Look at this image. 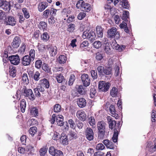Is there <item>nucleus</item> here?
I'll return each instance as SVG.
<instances>
[{"label": "nucleus", "mask_w": 156, "mask_h": 156, "mask_svg": "<svg viewBox=\"0 0 156 156\" xmlns=\"http://www.w3.org/2000/svg\"><path fill=\"white\" fill-rule=\"evenodd\" d=\"M93 46L94 48L98 49L100 48L102 46L101 42L99 41H95L93 44Z\"/></svg>", "instance_id": "58836bf2"}, {"label": "nucleus", "mask_w": 156, "mask_h": 156, "mask_svg": "<svg viewBox=\"0 0 156 156\" xmlns=\"http://www.w3.org/2000/svg\"><path fill=\"white\" fill-rule=\"evenodd\" d=\"M57 61L60 64H63L66 63V57L63 55H61L57 58Z\"/></svg>", "instance_id": "cd10ccee"}, {"label": "nucleus", "mask_w": 156, "mask_h": 156, "mask_svg": "<svg viewBox=\"0 0 156 156\" xmlns=\"http://www.w3.org/2000/svg\"><path fill=\"white\" fill-rule=\"evenodd\" d=\"M61 106L59 104L55 105L54 107L53 110L55 112H58L61 111Z\"/></svg>", "instance_id": "79ce46f5"}, {"label": "nucleus", "mask_w": 156, "mask_h": 156, "mask_svg": "<svg viewBox=\"0 0 156 156\" xmlns=\"http://www.w3.org/2000/svg\"><path fill=\"white\" fill-rule=\"evenodd\" d=\"M105 148L104 146L102 143H99L97 144L96 149L98 150H102Z\"/></svg>", "instance_id": "680f3d73"}, {"label": "nucleus", "mask_w": 156, "mask_h": 156, "mask_svg": "<svg viewBox=\"0 0 156 156\" xmlns=\"http://www.w3.org/2000/svg\"><path fill=\"white\" fill-rule=\"evenodd\" d=\"M26 102L25 100L22 99L20 103V108L21 111L22 112H24L26 107Z\"/></svg>", "instance_id": "2f4dec72"}, {"label": "nucleus", "mask_w": 156, "mask_h": 156, "mask_svg": "<svg viewBox=\"0 0 156 156\" xmlns=\"http://www.w3.org/2000/svg\"><path fill=\"white\" fill-rule=\"evenodd\" d=\"M47 149L45 147H43L40 149L39 151L41 156H44L47 151Z\"/></svg>", "instance_id": "3c124183"}, {"label": "nucleus", "mask_w": 156, "mask_h": 156, "mask_svg": "<svg viewBox=\"0 0 156 156\" xmlns=\"http://www.w3.org/2000/svg\"><path fill=\"white\" fill-rule=\"evenodd\" d=\"M85 135L88 140L91 141L94 139V133L93 129L87 127L86 129Z\"/></svg>", "instance_id": "6e6552de"}, {"label": "nucleus", "mask_w": 156, "mask_h": 156, "mask_svg": "<svg viewBox=\"0 0 156 156\" xmlns=\"http://www.w3.org/2000/svg\"><path fill=\"white\" fill-rule=\"evenodd\" d=\"M10 75L13 77H14L16 75V70L14 67L10 69L9 71Z\"/></svg>", "instance_id": "13d9d810"}, {"label": "nucleus", "mask_w": 156, "mask_h": 156, "mask_svg": "<svg viewBox=\"0 0 156 156\" xmlns=\"http://www.w3.org/2000/svg\"><path fill=\"white\" fill-rule=\"evenodd\" d=\"M118 93V89L115 87H113L111 90L110 94L113 97H116Z\"/></svg>", "instance_id": "f704fd0d"}, {"label": "nucleus", "mask_w": 156, "mask_h": 156, "mask_svg": "<svg viewBox=\"0 0 156 156\" xmlns=\"http://www.w3.org/2000/svg\"><path fill=\"white\" fill-rule=\"evenodd\" d=\"M83 86V85H80L77 89V91L81 94H83L85 93V90Z\"/></svg>", "instance_id": "a19ab883"}, {"label": "nucleus", "mask_w": 156, "mask_h": 156, "mask_svg": "<svg viewBox=\"0 0 156 156\" xmlns=\"http://www.w3.org/2000/svg\"><path fill=\"white\" fill-rule=\"evenodd\" d=\"M38 27L41 30H42L43 31H46L47 29V23L41 21L38 25Z\"/></svg>", "instance_id": "c756f323"}, {"label": "nucleus", "mask_w": 156, "mask_h": 156, "mask_svg": "<svg viewBox=\"0 0 156 156\" xmlns=\"http://www.w3.org/2000/svg\"><path fill=\"white\" fill-rule=\"evenodd\" d=\"M76 6L77 9L81 10H91L93 9L92 6L90 4L85 3L83 0H80L76 4Z\"/></svg>", "instance_id": "7ed1b4c3"}, {"label": "nucleus", "mask_w": 156, "mask_h": 156, "mask_svg": "<svg viewBox=\"0 0 156 156\" xmlns=\"http://www.w3.org/2000/svg\"><path fill=\"white\" fill-rule=\"evenodd\" d=\"M77 117L81 121H84L86 119V115L83 111H78L76 114Z\"/></svg>", "instance_id": "2eb2a0df"}, {"label": "nucleus", "mask_w": 156, "mask_h": 156, "mask_svg": "<svg viewBox=\"0 0 156 156\" xmlns=\"http://www.w3.org/2000/svg\"><path fill=\"white\" fill-rule=\"evenodd\" d=\"M22 63L24 66H27L30 65L31 61L33 60L31 59L28 55L23 56L21 59Z\"/></svg>", "instance_id": "f8f14e48"}, {"label": "nucleus", "mask_w": 156, "mask_h": 156, "mask_svg": "<svg viewBox=\"0 0 156 156\" xmlns=\"http://www.w3.org/2000/svg\"><path fill=\"white\" fill-rule=\"evenodd\" d=\"M117 31V29L115 27L109 29L108 31V37L109 38L112 39L115 36V34Z\"/></svg>", "instance_id": "f3484780"}, {"label": "nucleus", "mask_w": 156, "mask_h": 156, "mask_svg": "<svg viewBox=\"0 0 156 156\" xmlns=\"http://www.w3.org/2000/svg\"><path fill=\"white\" fill-rule=\"evenodd\" d=\"M77 104L80 107L83 108L86 105V101L84 98H80L78 99V100L77 101Z\"/></svg>", "instance_id": "4be33fe9"}, {"label": "nucleus", "mask_w": 156, "mask_h": 156, "mask_svg": "<svg viewBox=\"0 0 156 156\" xmlns=\"http://www.w3.org/2000/svg\"><path fill=\"white\" fill-rule=\"evenodd\" d=\"M75 77L74 75H72L70 76L68 81V84L69 85H71L73 84L75 80Z\"/></svg>", "instance_id": "864d4df0"}, {"label": "nucleus", "mask_w": 156, "mask_h": 156, "mask_svg": "<svg viewBox=\"0 0 156 156\" xmlns=\"http://www.w3.org/2000/svg\"><path fill=\"white\" fill-rule=\"evenodd\" d=\"M111 84L108 82L105 81H100L99 82L98 88L101 91L105 92L108 90Z\"/></svg>", "instance_id": "20e7f679"}, {"label": "nucleus", "mask_w": 156, "mask_h": 156, "mask_svg": "<svg viewBox=\"0 0 156 156\" xmlns=\"http://www.w3.org/2000/svg\"><path fill=\"white\" fill-rule=\"evenodd\" d=\"M88 120L89 123L91 126H93L95 124V120L94 117L91 116L89 118Z\"/></svg>", "instance_id": "de8ad7c7"}, {"label": "nucleus", "mask_w": 156, "mask_h": 156, "mask_svg": "<svg viewBox=\"0 0 156 156\" xmlns=\"http://www.w3.org/2000/svg\"><path fill=\"white\" fill-rule=\"evenodd\" d=\"M120 5L122 7H123L125 9H129V5L128 4V2L127 0H122L121 1Z\"/></svg>", "instance_id": "c85d7f7f"}, {"label": "nucleus", "mask_w": 156, "mask_h": 156, "mask_svg": "<svg viewBox=\"0 0 156 156\" xmlns=\"http://www.w3.org/2000/svg\"><path fill=\"white\" fill-rule=\"evenodd\" d=\"M89 44V43L87 41H83L80 45V48H83L85 47H87Z\"/></svg>", "instance_id": "4d7b16f0"}, {"label": "nucleus", "mask_w": 156, "mask_h": 156, "mask_svg": "<svg viewBox=\"0 0 156 156\" xmlns=\"http://www.w3.org/2000/svg\"><path fill=\"white\" fill-rule=\"evenodd\" d=\"M102 143L108 148L112 149L114 148L113 143L108 140H105L103 141Z\"/></svg>", "instance_id": "6ab92c4d"}, {"label": "nucleus", "mask_w": 156, "mask_h": 156, "mask_svg": "<svg viewBox=\"0 0 156 156\" xmlns=\"http://www.w3.org/2000/svg\"><path fill=\"white\" fill-rule=\"evenodd\" d=\"M69 123V124L70 127L72 129H74L75 127V124L74 122L72 119H69L68 120Z\"/></svg>", "instance_id": "e2e57ef3"}, {"label": "nucleus", "mask_w": 156, "mask_h": 156, "mask_svg": "<svg viewBox=\"0 0 156 156\" xmlns=\"http://www.w3.org/2000/svg\"><path fill=\"white\" fill-rule=\"evenodd\" d=\"M9 58L11 64L15 65H18L20 62V59L18 55H11Z\"/></svg>", "instance_id": "9d476101"}, {"label": "nucleus", "mask_w": 156, "mask_h": 156, "mask_svg": "<svg viewBox=\"0 0 156 156\" xmlns=\"http://www.w3.org/2000/svg\"><path fill=\"white\" fill-rule=\"evenodd\" d=\"M11 6V5L10 4V2L6 1H5L2 6V8L4 10H10Z\"/></svg>", "instance_id": "72a5a7b5"}, {"label": "nucleus", "mask_w": 156, "mask_h": 156, "mask_svg": "<svg viewBox=\"0 0 156 156\" xmlns=\"http://www.w3.org/2000/svg\"><path fill=\"white\" fill-rule=\"evenodd\" d=\"M42 68L43 70L45 72L49 73V74L52 73L50 68H49L48 65L46 64H44L42 66Z\"/></svg>", "instance_id": "e433bc0d"}, {"label": "nucleus", "mask_w": 156, "mask_h": 156, "mask_svg": "<svg viewBox=\"0 0 156 156\" xmlns=\"http://www.w3.org/2000/svg\"><path fill=\"white\" fill-rule=\"evenodd\" d=\"M96 30L98 36L99 37H102L103 34V29L100 26H98L96 28Z\"/></svg>", "instance_id": "b1692460"}, {"label": "nucleus", "mask_w": 156, "mask_h": 156, "mask_svg": "<svg viewBox=\"0 0 156 156\" xmlns=\"http://www.w3.org/2000/svg\"><path fill=\"white\" fill-rule=\"evenodd\" d=\"M42 64V62L41 60L40 59L37 60L35 62V67L37 69H39L41 68Z\"/></svg>", "instance_id": "a18cd8bd"}, {"label": "nucleus", "mask_w": 156, "mask_h": 156, "mask_svg": "<svg viewBox=\"0 0 156 156\" xmlns=\"http://www.w3.org/2000/svg\"><path fill=\"white\" fill-rule=\"evenodd\" d=\"M103 58L102 55L99 53L98 52L96 54V58L97 60L98 61L101 60Z\"/></svg>", "instance_id": "0e129e2a"}, {"label": "nucleus", "mask_w": 156, "mask_h": 156, "mask_svg": "<svg viewBox=\"0 0 156 156\" xmlns=\"http://www.w3.org/2000/svg\"><path fill=\"white\" fill-rule=\"evenodd\" d=\"M40 76V73L37 71H36L34 73V75L33 78L35 81H38L39 80L40 78L39 77Z\"/></svg>", "instance_id": "6e6d98bb"}, {"label": "nucleus", "mask_w": 156, "mask_h": 156, "mask_svg": "<svg viewBox=\"0 0 156 156\" xmlns=\"http://www.w3.org/2000/svg\"><path fill=\"white\" fill-rule=\"evenodd\" d=\"M37 128L35 126H33L30 128L29 130V133L32 136H34L37 132Z\"/></svg>", "instance_id": "ea45409f"}, {"label": "nucleus", "mask_w": 156, "mask_h": 156, "mask_svg": "<svg viewBox=\"0 0 156 156\" xmlns=\"http://www.w3.org/2000/svg\"><path fill=\"white\" fill-rule=\"evenodd\" d=\"M21 40L19 37L16 36L14 38L12 43L11 45L14 48H17L19 46L21 43Z\"/></svg>", "instance_id": "4468645a"}, {"label": "nucleus", "mask_w": 156, "mask_h": 156, "mask_svg": "<svg viewBox=\"0 0 156 156\" xmlns=\"http://www.w3.org/2000/svg\"><path fill=\"white\" fill-rule=\"evenodd\" d=\"M109 110L112 115L117 119L118 118V115L116 113L115 106L113 105H111L109 107Z\"/></svg>", "instance_id": "5701e85b"}, {"label": "nucleus", "mask_w": 156, "mask_h": 156, "mask_svg": "<svg viewBox=\"0 0 156 156\" xmlns=\"http://www.w3.org/2000/svg\"><path fill=\"white\" fill-rule=\"evenodd\" d=\"M47 4L45 2H43L39 4L38 5V10H44L47 7Z\"/></svg>", "instance_id": "8fccbe9b"}, {"label": "nucleus", "mask_w": 156, "mask_h": 156, "mask_svg": "<svg viewBox=\"0 0 156 156\" xmlns=\"http://www.w3.org/2000/svg\"><path fill=\"white\" fill-rule=\"evenodd\" d=\"M6 25H10L13 26L16 24V21L15 18L12 16H9L5 18V21Z\"/></svg>", "instance_id": "9b49d317"}, {"label": "nucleus", "mask_w": 156, "mask_h": 156, "mask_svg": "<svg viewBox=\"0 0 156 156\" xmlns=\"http://www.w3.org/2000/svg\"><path fill=\"white\" fill-rule=\"evenodd\" d=\"M82 37L84 39H88L92 42L95 38V35L94 32L93 31H85L83 33Z\"/></svg>", "instance_id": "39448f33"}, {"label": "nucleus", "mask_w": 156, "mask_h": 156, "mask_svg": "<svg viewBox=\"0 0 156 156\" xmlns=\"http://www.w3.org/2000/svg\"><path fill=\"white\" fill-rule=\"evenodd\" d=\"M69 136L70 139L72 140L73 139H76L77 136V134L75 132H71L68 134Z\"/></svg>", "instance_id": "052dcab7"}, {"label": "nucleus", "mask_w": 156, "mask_h": 156, "mask_svg": "<svg viewBox=\"0 0 156 156\" xmlns=\"http://www.w3.org/2000/svg\"><path fill=\"white\" fill-rule=\"evenodd\" d=\"M30 112L32 115L33 116H37L38 113V109L36 107L31 108L30 109Z\"/></svg>", "instance_id": "7c9ffc66"}, {"label": "nucleus", "mask_w": 156, "mask_h": 156, "mask_svg": "<svg viewBox=\"0 0 156 156\" xmlns=\"http://www.w3.org/2000/svg\"><path fill=\"white\" fill-rule=\"evenodd\" d=\"M129 13L127 10H123L122 13L120 14L122 19L125 21H128V19L129 18Z\"/></svg>", "instance_id": "412c9836"}, {"label": "nucleus", "mask_w": 156, "mask_h": 156, "mask_svg": "<svg viewBox=\"0 0 156 156\" xmlns=\"http://www.w3.org/2000/svg\"><path fill=\"white\" fill-rule=\"evenodd\" d=\"M21 92L25 97L28 98L30 100L33 101L35 99V96L31 89H27L25 86H23Z\"/></svg>", "instance_id": "f03ea898"}, {"label": "nucleus", "mask_w": 156, "mask_h": 156, "mask_svg": "<svg viewBox=\"0 0 156 156\" xmlns=\"http://www.w3.org/2000/svg\"><path fill=\"white\" fill-rule=\"evenodd\" d=\"M110 117H108L107 118L108 120L109 119V120L108 121V124H109V126L110 128L111 129H113L115 127H116V128H118L119 127V126L120 125L119 122L117 125L116 126V122L115 120H112V119H110ZM116 128H115V129Z\"/></svg>", "instance_id": "dca6fc26"}, {"label": "nucleus", "mask_w": 156, "mask_h": 156, "mask_svg": "<svg viewBox=\"0 0 156 156\" xmlns=\"http://www.w3.org/2000/svg\"><path fill=\"white\" fill-rule=\"evenodd\" d=\"M76 25L74 23H70L68 26L67 30L70 33H73L75 29Z\"/></svg>", "instance_id": "473e14b6"}, {"label": "nucleus", "mask_w": 156, "mask_h": 156, "mask_svg": "<svg viewBox=\"0 0 156 156\" xmlns=\"http://www.w3.org/2000/svg\"><path fill=\"white\" fill-rule=\"evenodd\" d=\"M113 48L118 50L119 51H121L123 50L125 48V46L124 45H122L120 46L117 43H115V44L113 45V46H112Z\"/></svg>", "instance_id": "393cba45"}, {"label": "nucleus", "mask_w": 156, "mask_h": 156, "mask_svg": "<svg viewBox=\"0 0 156 156\" xmlns=\"http://www.w3.org/2000/svg\"><path fill=\"white\" fill-rule=\"evenodd\" d=\"M151 121L152 122H155L156 121L155 118L156 117V111L154 110H153L152 111L151 113Z\"/></svg>", "instance_id": "5fc2aeb1"}, {"label": "nucleus", "mask_w": 156, "mask_h": 156, "mask_svg": "<svg viewBox=\"0 0 156 156\" xmlns=\"http://www.w3.org/2000/svg\"><path fill=\"white\" fill-rule=\"evenodd\" d=\"M57 81V82L59 83H62L63 82H65L66 83H67V81L66 80L65 81V79L63 76L60 74H57V75L55 77Z\"/></svg>", "instance_id": "a878e982"}, {"label": "nucleus", "mask_w": 156, "mask_h": 156, "mask_svg": "<svg viewBox=\"0 0 156 156\" xmlns=\"http://www.w3.org/2000/svg\"><path fill=\"white\" fill-rule=\"evenodd\" d=\"M47 49L49 51L50 55L51 56H55L57 53V48L55 46H52L51 44L47 45Z\"/></svg>", "instance_id": "1a4fd4ad"}, {"label": "nucleus", "mask_w": 156, "mask_h": 156, "mask_svg": "<svg viewBox=\"0 0 156 156\" xmlns=\"http://www.w3.org/2000/svg\"><path fill=\"white\" fill-rule=\"evenodd\" d=\"M91 76L93 79L94 80L98 78V74L97 71L95 70H91L90 71Z\"/></svg>", "instance_id": "c03bdc74"}, {"label": "nucleus", "mask_w": 156, "mask_h": 156, "mask_svg": "<svg viewBox=\"0 0 156 156\" xmlns=\"http://www.w3.org/2000/svg\"><path fill=\"white\" fill-rule=\"evenodd\" d=\"M104 69V67L102 66H99L97 68V70L99 75H103Z\"/></svg>", "instance_id": "49530a36"}, {"label": "nucleus", "mask_w": 156, "mask_h": 156, "mask_svg": "<svg viewBox=\"0 0 156 156\" xmlns=\"http://www.w3.org/2000/svg\"><path fill=\"white\" fill-rule=\"evenodd\" d=\"M81 79L82 83L85 87L89 86L90 84V80L87 74L83 73L81 75Z\"/></svg>", "instance_id": "423d86ee"}, {"label": "nucleus", "mask_w": 156, "mask_h": 156, "mask_svg": "<svg viewBox=\"0 0 156 156\" xmlns=\"http://www.w3.org/2000/svg\"><path fill=\"white\" fill-rule=\"evenodd\" d=\"M61 137L60 138L61 142L64 145H66L68 144V140L67 136L66 135L62 133L61 135Z\"/></svg>", "instance_id": "aec40b11"}, {"label": "nucleus", "mask_w": 156, "mask_h": 156, "mask_svg": "<svg viewBox=\"0 0 156 156\" xmlns=\"http://www.w3.org/2000/svg\"><path fill=\"white\" fill-rule=\"evenodd\" d=\"M106 123L103 121H99L97 124L98 135L100 139H103L104 137L105 132Z\"/></svg>", "instance_id": "f257e3e1"}, {"label": "nucleus", "mask_w": 156, "mask_h": 156, "mask_svg": "<svg viewBox=\"0 0 156 156\" xmlns=\"http://www.w3.org/2000/svg\"><path fill=\"white\" fill-rule=\"evenodd\" d=\"M112 68L110 67L105 68L103 73V75L104 74L109 75L111 74Z\"/></svg>", "instance_id": "09e8293b"}, {"label": "nucleus", "mask_w": 156, "mask_h": 156, "mask_svg": "<svg viewBox=\"0 0 156 156\" xmlns=\"http://www.w3.org/2000/svg\"><path fill=\"white\" fill-rule=\"evenodd\" d=\"M114 20L116 24H118L119 23L120 19L119 15H115Z\"/></svg>", "instance_id": "338daca9"}, {"label": "nucleus", "mask_w": 156, "mask_h": 156, "mask_svg": "<svg viewBox=\"0 0 156 156\" xmlns=\"http://www.w3.org/2000/svg\"><path fill=\"white\" fill-rule=\"evenodd\" d=\"M40 85L46 89L49 88L50 87V84L48 81L45 78L41 80Z\"/></svg>", "instance_id": "bb28decb"}, {"label": "nucleus", "mask_w": 156, "mask_h": 156, "mask_svg": "<svg viewBox=\"0 0 156 156\" xmlns=\"http://www.w3.org/2000/svg\"><path fill=\"white\" fill-rule=\"evenodd\" d=\"M48 151L52 156H64L63 153L61 151L56 149L53 147H49Z\"/></svg>", "instance_id": "0eeeda50"}, {"label": "nucleus", "mask_w": 156, "mask_h": 156, "mask_svg": "<svg viewBox=\"0 0 156 156\" xmlns=\"http://www.w3.org/2000/svg\"><path fill=\"white\" fill-rule=\"evenodd\" d=\"M34 93L35 96L37 97H39L41 96V93L40 92L37 87L34 89Z\"/></svg>", "instance_id": "69168bd1"}, {"label": "nucleus", "mask_w": 156, "mask_h": 156, "mask_svg": "<svg viewBox=\"0 0 156 156\" xmlns=\"http://www.w3.org/2000/svg\"><path fill=\"white\" fill-rule=\"evenodd\" d=\"M35 51L34 49H31L30 50L29 52V56L30 57V58L32 60H34L35 55Z\"/></svg>", "instance_id": "603ef678"}, {"label": "nucleus", "mask_w": 156, "mask_h": 156, "mask_svg": "<svg viewBox=\"0 0 156 156\" xmlns=\"http://www.w3.org/2000/svg\"><path fill=\"white\" fill-rule=\"evenodd\" d=\"M120 130V128L119 127L117 128L114 129V134L112 137V141L114 143L117 142L118 137Z\"/></svg>", "instance_id": "a211bd4d"}, {"label": "nucleus", "mask_w": 156, "mask_h": 156, "mask_svg": "<svg viewBox=\"0 0 156 156\" xmlns=\"http://www.w3.org/2000/svg\"><path fill=\"white\" fill-rule=\"evenodd\" d=\"M86 14L84 12H80L77 16V18L79 20H81L86 16Z\"/></svg>", "instance_id": "774afa93"}, {"label": "nucleus", "mask_w": 156, "mask_h": 156, "mask_svg": "<svg viewBox=\"0 0 156 156\" xmlns=\"http://www.w3.org/2000/svg\"><path fill=\"white\" fill-rule=\"evenodd\" d=\"M22 77L24 83L26 84H28L29 83V81L27 74L26 73H23L22 75Z\"/></svg>", "instance_id": "37998d69"}, {"label": "nucleus", "mask_w": 156, "mask_h": 156, "mask_svg": "<svg viewBox=\"0 0 156 156\" xmlns=\"http://www.w3.org/2000/svg\"><path fill=\"white\" fill-rule=\"evenodd\" d=\"M146 150L151 153L154 152L156 150V145L153 144V143L149 142L147 143L146 147Z\"/></svg>", "instance_id": "ddd939ff"}, {"label": "nucleus", "mask_w": 156, "mask_h": 156, "mask_svg": "<svg viewBox=\"0 0 156 156\" xmlns=\"http://www.w3.org/2000/svg\"><path fill=\"white\" fill-rule=\"evenodd\" d=\"M49 38V36L47 32L44 33L41 36V40L45 42L47 41Z\"/></svg>", "instance_id": "c9c22d12"}, {"label": "nucleus", "mask_w": 156, "mask_h": 156, "mask_svg": "<svg viewBox=\"0 0 156 156\" xmlns=\"http://www.w3.org/2000/svg\"><path fill=\"white\" fill-rule=\"evenodd\" d=\"M104 51L107 54H111V50L109 43L106 44L104 49Z\"/></svg>", "instance_id": "4c0bfd02"}, {"label": "nucleus", "mask_w": 156, "mask_h": 156, "mask_svg": "<svg viewBox=\"0 0 156 156\" xmlns=\"http://www.w3.org/2000/svg\"><path fill=\"white\" fill-rule=\"evenodd\" d=\"M25 49L26 46L24 44L22 45V46L18 50V53L21 54H23L25 51Z\"/></svg>", "instance_id": "bf43d9fd"}]
</instances>
